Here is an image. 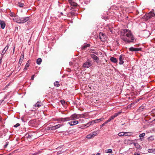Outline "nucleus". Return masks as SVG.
I'll use <instances>...</instances> for the list:
<instances>
[{"instance_id":"obj_20","label":"nucleus","mask_w":155,"mask_h":155,"mask_svg":"<svg viewBox=\"0 0 155 155\" xmlns=\"http://www.w3.org/2000/svg\"><path fill=\"white\" fill-rule=\"evenodd\" d=\"M42 61V59L41 58H38L37 60V63L38 64H40Z\"/></svg>"},{"instance_id":"obj_35","label":"nucleus","mask_w":155,"mask_h":155,"mask_svg":"<svg viewBox=\"0 0 155 155\" xmlns=\"http://www.w3.org/2000/svg\"><path fill=\"white\" fill-rule=\"evenodd\" d=\"M9 15L12 17H13V18L15 16V14L13 12H11L9 14Z\"/></svg>"},{"instance_id":"obj_41","label":"nucleus","mask_w":155,"mask_h":155,"mask_svg":"<svg viewBox=\"0 0 155 155\" xmlns=\"http://www.w3.org/2000/svg\"><path fill=\"white\" fill-rule=\"evenodd\" d=\"M20 126V124L19 123H17L15 125H14V127H17Z\"/></svg>"},{"instance_id":"obj_47","label":"nucleus","mask_w":155,"mask_h":155,"mask_svg":"<svg viewBox=\"0 0 155 155\" xmlns=\"http://www.w3.org/2000/svg\"><path fill=\"white\" fill-rule=\"evenodd\" d=\"M114 117L113 116V115H112L110 117V118L111 119V120H113V119H114Z\"/></svg>"},{"instance_id":"obj_21","label":"nucleus","mask_w":155,"mask_h":155,"mask_svg":"<svg viewBox=\"0 0 155 155\" xmlns=\"http://www.w3.org/2000/svg\"><path fill=\"white\" fill-rule=\"evenodd\" d=\"M63 125V124H57L56 125L54 126L55 128H56V129H57L59 127H61Z\"/></svg>"},{"instance_id":"obj_28","label":"nucleus","mask_w":155,"mask_h":155,"mask_svg":"<svg viewBox=\"0 0 155 155\" xmlns=\"http://www.w3.org/2000/svg\"><path fill=\"white\" fill-rule=\"evenodd\" d=\"M134 145L136 147L137 149H139L140 147V146L137 143H134Z\"/></svg>"},{"instance_id":"obj_49","label":"nucleus","mask_w":155,"mask_h":155,"mask_svg":"<svg viewBox=\"0 0 155 155\" xmlns=\"http://www.w3.org/2000/svg\"><path fill=\"white\" fill-rule=\"evenodd\" d=\"M34 76H35V75H32V76H31V80H34Z\"/></svg>"},{"instance_id":"obj_57","label":"nucleus","mask_w":155,"mask_h":155,"mask_svg":"<svg viewBox=\"0 0 155 155\" xmlns=\"http://www.w3.org/2000/svg\"><path fill=\"white\" fill-rule=\"evenodd\" d=\"M153 121H155V119L153 120Z\"/></svg>"},{"instance_id":"obj_1","label":"nucleus","mask_w":155,"mask_h":155,"mask_svg":"<svg viewBox=\"0 0 155 155\" xmlns=\"http://www.w3.org/2000/svg\"><path fill=\"white\" fill-rule=\"evenodd\" d=\"M121 38L124 41L130 43L133 42L135 38L130 30L124 29L121 31Z\"/></svg>"},{"instance_id":"obj_15","label":"nucleus","mask_w":155,"mask_h":155,"mask_svg":"<svg viewBox=\"0 0 155 155\" xmlns=\"http://www.w3.org/2000/svg\"><path fill=\"white\" fill-rule=\"evenodd\" d=\"M42 104L41 103L39 102H37V103L34 105V106L35 107H39L41 106Z\"/></svg>"},{"instance_id":"obj_48","label":"nucleus","mask_w":155,"mask_h":155,"mask_svg":"<svg viewBox=\"0 0 155 155\" xmlns=\"http://www.w3.org/2000/svg\"><path fill=\"white\" fill-rule=\"evenodd\" d=\"M111 120V119L110 118L107 120L106 121L107 122V123L108 122H110Z\"/></svg>"},{"instance_id":"obj_29","label":"nucleus","mask_w":155,"mask_h":155,"mask_svg":"<svg viewBox=\"0 0 155 155\" xmlns=\"http://www.w3.org/2000/svg\"><path fill=\"white\" fill-rule=\"evenodd\" d=\"M93 137L91 133L89 134L88 135H87L86 136V138L88 139H91Z\"/></svg>"},{"instance_id":"obj_16","label":"nucleus","mask_w":155,"mask_h":155,"mask_svg":"<svg viewBox=\"0 0 155 155\" xmlns=\"http://www.w3.org/2000/svg\"><path fill=\"white\" fill-rule=\"evenodd\" d=\"M91 57L95 60H97L98 59V57L94 54L91 55Z\"/></svg>"},{"instance_id":"obj_23","label":"nucleus","mask_w":155,"mask_h":155,"mask_svg":"<svg viewBox=\"0 0 155 155\" xmlns=\"http://www.w3.org/2000/svg\"><path fill=\"white\" fill-rule=\"evenodd\" d=\"M24 58V53H22L20 57L19 60L22 61Z\"/></svg>"},{"instance_id":"obj_19","label":"nucleus","mask_w":155,"mask_h":155,"mask_svg":"<svg viewBox=\"0 0 155 155\" xmlns=\"http://www.w3.org/2000/svg\"><path fill=\"white\" fill-rule=\"evenodd\" d=\"M29 66V61H28L26 64L25 66V68L24 69V70H27V69L28 68V67Z\"/></svg>"},{"instance_id":"obj_26","label":"nucleus","mask_w":155,"mask_h":155,"mask_svg":"<svg viewBox=\"0 0 155 155\" xmlns=\"http://www.w3.org/2000/svg\"><path fill=\"white\" fill-rule=\"evenodd\" d=\"M105 152L106 153H112V150L111 149H109L108 150H105Z\"/></svg>"},{"instance_id":"obj_53","label":"nucleus","mask_w":155,"mask_h":155,"mask_svg":"<svg viewBox=\"0 0 155 155\" xmlns=\"http://www.w3.org/2000/svg\"><path fill=\"white\" fill-rule=\"evenodd\" d=\"M3 57V56H2V58H1V59H0V62H1V61H2V58Z\"/></svg>"},{"instance_id":"obj_17","label":"nucleus","mask_w":155,"mask_h":155,"mask_svg":"<svg viewBox=\"0 0 155 155\" xmlns=\"http://www.w3.org/2000/svg\"><path fill=\"white\" fill-rule=\"evenodd\" d=\"M132 133L131 132H124V136H130L131 135Z\"/></svg>"},{"instance_id":"obj_51","label":"nucleus","mask_w":155,"mask_h":155,"mask_svg":"<svg viewBox=\"0 0 155 155\" xmlns=\"http://www.w3.org/2000/svg\"><path fill=\"white\" fill-rule=\"evenodd\" d=\"M4 100H0V105L1 104V103L4 101Z\"/></svg>"},{"instance_id":"obj_42","label":"nucleus","mask_w":155,"mask_h":155,"mask_svg":"<svg viewBox=\"0 0 155 155\" xmlns=\"http://www.w3.org/2000/svg\"><path fill=\"white\" fill-rule=\"evenodd\" d=\"M8 144V142H7L5 144L4 146V147L6 148Z\"/></svg>"},{"instance_id":"obj_32","label":"nucleus","mask_w":155,"mask_h":155,"mask_svg":"<svg viewBox=\"0 0 155 155\" xmlns=\"http://www.w3.org/2000/svg\"><path fill=\"white\" fill-rule=\"evenodd\" d=\"M91 134L92 135L93 137L96 136L97 134V133L96 131H94L93 133H91Z\"/></svg>"},{"instance_id":"obj_6","label":"nucleus","mask_w":155,"mask_h":155,"mask_svg":"<svg viewBox=\"0 0 155 155\" xmlns=\"http://www.w3.org/2000/svg\"><path fill=\"white\" fill-rule=\"evenodd\" d=\"M129 50L131 51H140L141 50V48H135L133 47H131L129 48Z\"/></svg>"},{"instance_id":"obj_58","label":"nucleus","mask_w":155,"mask_h":155,"mask_svg":"<svg viewBox=\"0 0 155 155\" xmlns=\"http://www.w3.org/2000/svg\"><path fill=\"white\" fill-rule=\"evenodd\" d=\"M31 155H33V154H32Z\"/></svg>"},{"instance_id":"obj_12","label":"nucleus","mask_w":155,"mask_h":155,"mask_svg":"<svg viewBox=\"0 0 155 155\" xmlns=\"http://www.w3.org/2000/svg\"><path fill=\"white\" fill-rule=\"evenodd\" d=\"M0 24L1 26V27L3 29H4L5 26V22L2 20H0Z\"/></svg>"},{"instance_id":"obj_8","label":"nucleus","mask_w":155,"mask_h":155,"mask_svg":"<svg viewBox=\"0 0 155 155\" xmlns=\"http://www.w3.org/2000/svg\"><path fill=\"white\" fill-rule=\"evenodd\" d=\"M155 16V14L154 13L151 12L148 13L146 15L147 18V19L150 18L152 17H154Z\"/></svg>"},{"instance_id":"obj_7","label":"nucleus","mask_w":155,"mask_h":155,"mask_svg":"<svg viewBox=\"0 0 155 155\" xmlns=\"http://www.w3.org/2000/svg\"><path fill=\"white\" fill-rule=\"evenodd\" d=\"M69 119L68 117L63 118H60L57 119L56 120L59 122H64L65 121H69Z\"/></svg>"},{"instance_id":"obj_46","label":"nucleus","mask_w":155,"mask_h":155,"mask_svg":"<svg viewBox=\"0 0 155 155\" xmlns=\"http://www.w3.org/2000/svg\"><path fill=\"white\" fill-rule=\"evenodd\" d=\"M61 104L62 105H63L65 104V101H61Z\"/></svg>"},{"instance_id":"obj_24","label":"nucleus","mask_w":155,"mask_h":155,"mask_svg":"<svg viewBox=\"0 0 155 155\" xmlns=\"http://www.w3.org/2000/svg\"><path fill=\"white\" fill-rule=\"evenodd\" d=\"M104 119V118H101L99 119H97L96 120H95V121L96 123H97L98 122H100L101 121H102Z\"/></svg>"},{"instance_id":"obj_18","label":"nucleus","mask_w":155,"mask_h":155,"mask_svg":"<svg viewBox=\"0 0 155 155\" xmlns=\"http://www.w3.org/2000/svg\"><path fill=\"white\" fill-rule=\"evenodd\" d=\"M90 46V45L89 44H88L86 45H84V46H82V49L83 50H85V48L87 47H89Z\"/></svg>"},{"instance_id":"obj_9","label":"nucleus","mask_w":155,"mask_h":155,"mask_svg":"<svg viewBox=\"0 0 155 155\" xmlns=\"http://www.w3.org/2000/svg\"><path fill=\"white\" fill-rule=\"evenodd\" d=\"M13 19L14 21L18 23H20V18L18 16H15L13 18Z\"/></svg>"},{"instance_id":"obj_52","label":"nucleus","mask_w":155,"mask_h":155,"mask_svg":"<svg viewBox=\"0 0 155 155\" xmlns=\"http://www.w3.org/2000/svg\"><path fill=\"white\" fill-rule=\"evenodd\" d=\"M68 1L69 2H71L73 0H68Z\"/></svg>"},{"instance_id":"obj_25","label":"nucleus","mask_w":155,"mask_h":155,"mask_svg":"<svg viewBox=\"0 0 155 155\" xmlns=\"http://www.w3.org/2000/svg\"><path fill=\"white\" fill-rule=\"evenodd\" d=\"M121 111H119L118 112H117V113H116L115 114H114L113 115V116L114 117V118H115V117H117L118 116L119 114H120L121 113Z\"/></svg>"},{"instance_id":"obj_13","label":"nucleus","mask_w":155,"mask_h":155,"mask_svg":"<svg viewBox=\"0 0 155 155\" xmlns=\"http://www.w3.org/2000/svg\"><path fill=\"white\" fill-rule=\"evenodd\" d=\"M8 47H9L8 45L5 46L2 53V55H3L5 54L6 51L8 49Z\"/></svg>"},{"instance_id":"obj_33","label":"nucleus","mask_w":155,"mask_h":155,"mask_svg":"<svg viewBox=\"0 0 155 155\" xmlns=\"http://www.w3.org/2000/svg\"><path fill=\"white\" fill-rule=\"evenodd\" d=\"M49 129L50 130H56L54 126L50 127Z\"/></svg>"},{"instance_id":"obj_11","label":"nucleus","mask_w":155,"mask_h":155,"mask_svg":"<svg viewBox=\"0 0 155 155\" xmlns=\"http://www.w3.org/2000/svg\"><path fill=\"white\" fill-rule=\"evenodd\" d=\"M78 123V120H74L68 122V124H69L71 126H73L77 124Z\"/></svg>"},{"instance_id":"obj_39","label":"nucleus","mask_w":155,"mask_h":155,"mask_svg":"<svg viewBox=\"0 0 155 155\" xmlns=\"http://www.w3.org/2000/svg\"><path fill=\"white\" fill-rule=\"evenodd\" d=\"M90 122V124H93L94 123H96L95 121V120H93Z\"/></svg>"},{"instance_id":"obj_44","label":"nucleus","mask_w":155,"mask_h":155,"mask_svg":"<svg viewBox=\"0 0 155 155\" xmlns=\"http://www.w3.org/2000/svg\"><path fill=\"white\" fill-rule=\"evenodd\" d=\"M78 121V123L79 122H80V123H82L83 122V121H84V120H83V119H80Z\"/></svg>"},{"instance_id":"obj_27","label":"nucleus","mask_w":155,"mask_h":155,"mask_svg":"<svg viewBox=\"0 0 155 155\" xmlns=\"http://www.w3.org/2000/svg\"><path fill=\"white\" fill-rule=\"evenodd\" d=\"M17 5L20 7H23L24 6V4L23 3L19 2L18 3Z\"/></svg>"},{"instance_id":"obj_30","label":"nucleus","mask_w":155,"mask_h":155,"mask_svg":"<svg viewBox=\"0 0 155 155\" xmlns=\"http://www.w3.org/2000/svg\"><path fill=\"white\" fill-rule=\"evenodd\" d=\"M118 135L120 137L124 136V132H121L119 133Z\"/></svg>"},{"instance_id":"obj_10","label":"nucleus","mask_w":155,"mask_h":155,"mask_svg":"<svg viewBox=\"0 0 155 155\" xmlns=\"http://www.w3.org/2000/svg\"><path fill=\"white\" fill-rule=\"evenodd\" d=\"M124 57L123 55H120L119 58V64H122L124 63Z\"/></svg>"},{"instance_id":"obj_43","label":"nucleus","mask_w":155,"mask_h":155,"mask_svg":"<svg viewBox=\"0 0 155 155\" xmlns=\"http://www.w3.org/2000/svg\"><path fill=\"white\" fill-rule=\"evenodd\" d=\"M40 152H39V151L35 152V153H33V155H37L39 153H40Z\"/></svg>"},{"instance_id":"obj_2","label":"nucleus","mask_w":155,"mask_h":155,"mask_svg":"<svg viewBox=\"0 0 155 155\" xmlns=\"http://www.w3.org/2000/svg\"><path fill=\"white\" fill-rule=\"evenodd\" d=\"M92 61L88 59L87 60L86 62L83 64V67L85 68H87L92 66Z\"/></svg>"},{"instance_id":"obj_31","label":"nucleus","mask_w":155,"mask_h":155,"mask_svg":"<svg viewBox=\"0 0 155 155\" xmlns=\"http://www.w3.org/2000/svg\"><path fill=\"white\" fill-rule=\"evenodd\" d=\"M71 5L74 6H76L77 5V4L76 3H74L72 2V1L71 2H69Z\"/></svg>"},{"instance_id":"obj_3","label":"nucleus","mask_w":155,"mask_h":155,"mask_svg":"<svg viewBox=\"0 0 155 155\" xmlns=\"http://www.w3.org/2000/svg\"><path fill=\"white\" fill-rule=\"evenodd\" d=\"M68 118L69 121L75 119H77L79 118L78 117V115L76 114H74L72 115L70 117H68Z\"/></svg>"},{"instance_id":"obj_54","label":"nucleus","mask_w":155,"mask_h":155,"mask_svg":"<svg viewBox=\"0 0 155 155\" xmlns=\"http://www.w3.org/2000/svg\"><path fill=\"white\" fill-rule=\"evenodd\" d=\"M13 153H9V154H8V155H11Z\"/></svg>"},{"instance_id":"obj_4","label":"nucleus","mask_w":155,"mask_h":155,"mask_svg":"<svg viewBox=\"0 0 155 155\" xmlns=\"http://www.w3.org/2000/svg\"><path fill=\"white\" fill-rule=\"evenodd\" d=\"M29 20L28 17L21 18H20V23H24Z\"/></svg>"},{"instance_id":"obj_34","label":"nucleus","mask_w":155,"mask_h":155,"mask_svg":"<svg viewBox=\"0 0 155 155\" xmlns=\"http://www.w3.org/2000/svg\"><path fill=\"white\" fill-rule=\"evenodd\" d=\"M145 135V134L144 133H143L140 134L139 137L140 138L144 137Z\"/></svg>"},{"instance_id":"obj_38","label":"nucleus","mask_w":155,"mask_h":155,"mask_svg":"<svg viewBox=\"0 0 155 155\" xmlns=\"http://www.w3.org/2000/svg\"><path fill=\"white\" fill-rule=\"evenodd\" d=\"M91 125V124H90V122H89L88 123H87L85 125V126H86L87 127H88L89 126H90Z\"/></svg>"},{"instance_id":"obj_50","label":"nucleus","mask_w":155,"mask_h":155,"mask_svg":"<svg viewBox=\"0 0 155 155\" xmlns=\"http://www.w3.org/2000/svg\"><path fill=\"white\" fill-rule=\"evenodd\" d=\"M22 61L19 60V61L18 62L19 64H20V65H21L22 63Z\"/></svg>"},{"instance_id":"obj_40","label":"nucleus","mask_w":155,"mask_h":155,"mask_svg":"<svg viewBox=\"0 0 155 155\" xmlns=\"http://www.w3.org/2000/svg\"><path fill=\"white\" fill-rule=\"evenodd\" d=\"M107 122H106V121H105L104 123H103V124H101V127L103 126H104L106 124H107Z\"/></svg>"},{"instance_id":"obj_14","label":"nucleus","mask_w":155,"mask_h":155,"mask_svg":"<svg viewBox=\"0 0 155 155\" xmlns=\"http://www.w3.org/2000/svg\"><path fill=\"white\" fill-rule=\"evenodd\" d=\"M110 60L113 62H114V63H117V59L116 58H114L113 57H111L110 58Z\"/></svg>"},{"instance_id":"obj_36","label":"nucleus","mask_w":155,"mask_h":155,"mask_svg":"<svg viewBox=\"0 0 155 155\" xmlns=\"http://www.w3.org/2000/svg\"><path fill=\"white\" fill-rule=\"evenodd\" d=\"M78 117L80 118L81 117H83V118H84L85 117V115L84 114H78Z\"/></svg>"},{"instance_id":"obj_37","label":"nucleus","mask_w":155,"mask_h":155,"mask_svg":"<svg viewBox=\"0 0 155 155\" xmlns=\"http://www.w3.org/2000/svg\"><path fill=\"white\" fill-rule=\"evenodd\" d=\"M140 152L139 151L135 152L134 155H140Z\"/></svg>"},{"instance_id":"obj_5","label":"nucleus","mask_w":155,"mask_h":155,"mask_svg":"<svg viewBox=\"0 0 155 155\" xmlns=\"http://www.w3.org/2000/svg\"><path fill=\"white\" fill-rule=\"evenodd\" d=\"M100 38L101 40L102 41H104L106 40V36L105 34L100 33L99 34Z\"/></svg>"},{"instance_id":"obj_45","label":"nucleus","mask_w":155,"mask_h":155,"mask_svg":"<svg viewBox=\"0 0 155 155\" xmlns=\"http://www.w3.org/2000/svg\"><path fill=\"white\" fill-rule=\"evenodd\" d=\"M151 152L152 153H155V149L151 150Z\"/></svg>"},{"instance_id":"obj_22","label":"nucleus","mask_w":155,"mask_h":155,"mask_svg":"<svg viewBox=\"0 0 155 155\" xmlns=\"http://www.w3.org/2000/svg\"><path fill=\"white\" fill-rule=\"evenodd\" d=\"M54 86L56 87H58L60 86V84L59 82L58 81H56L54 83Z\"/></svg>"},{"instance_id":"obj_55","label":"nucleus","mask_w":155,"mask_h":155,"mask_svg":"<svg viewBox=\"0 0 155 155\" xmlns=\"http://www.w3.org/2000/svg\"><path fill=\"white\" fill-rule=\"evenodd\" d=\"M15 46L14 48H13V53H14V51H15Z\"/></svg>"},{"instance_id":"obj_56","label":"nucleus","mask_w":155,"mask_h":155,"mask_svg":"<svg viewBox=\"0 0 155 155\" xmlns=\"http://www.w3.org/2000/svg\"><path fill=\"white\" fill-rule=\"evenodd\" d=\"M60 13L62 15H63V13L62 12H61Z\"/></svg>"}]
</instances>
